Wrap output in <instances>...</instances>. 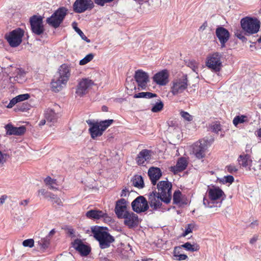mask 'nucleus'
I'll use <instances>...</instances> for the list:
<instances>
[{"instance_id":"nucleus-63","label":"nucleus","mask_w":261,"mask_h":261,"mask_svg":"<svg viewBox=\"0 0 261 261\" xmlns=\"http://www.w3.org/2000/svg\"><path fill=\"white\" fill-rule=\"evenodd\" d=\"M29 202V199H25L20 202L19 204L23 206H26Z\"/></svg>"},{"instance_id":"nucleus-34","label":"nucleus","mask_w":261,"mask_h":261,"mask_svg":"<svg viewBox=\"0 0 261 261\" xmlns=\"http://www.w3.org/2000/svg\"><path fill=\"white\" fill-rule=\"evenodd\" d=\"M250 160V155L248 154L242 155L241 154L238 161L240 165L243 167H246L248 165V162Z\"/></svg>"},{"instance_id":"nucleus-47","label":"nucleus","mask_w":261,"mask_h":261,"mask_svg":"<svg viewBox=\"0 0 261 261\" xmlns=\"http://www.w3.org/2000/svg\"><path fill=\"white\" fill-rule=\"evenodd\" d=\"M193 227H194V224H188L186 227L185 232L183 233V236L185 237L187 235H188L189 233L192 232Z\"/></svg>"},{"instance_id":"nucleus-9","label":"nucleus","mask_w":261,"mask_h":261,"mask_svg":"<svg viewBox=\"0 0 261 261\" xmlns=\"http://www.w3.org/2000/svg\"><path fill=\"white\" fill-rule=\"evenodd\" d=\"M31 30L33 33L40 35L44 31L43 18L41 16L33 15L30 19Z\"/></svg>"},{"instance_id":"nucleus-45","label":"nucleus","mask_w":261,"mask_h":261,"mask_svg":"<svg viewBox=\"0 0 261 261\" xmlns=\"http://www.w3.org/2000/svg\"><path fill=\"white\" fill-rule=\"evenodd\" d=\"M225 168L228 172L232 174L236 173L238 170V168L233 165H227L226 166Z\"/></svg>"},{"instance_id":"nucleus-39","label":"nucleus","mask_w":261,"mask_h":261,"mask_svg":"<svg viewBox=\"0 0 261 261\" xmlns=\"http://www.w3.org/2000/svg\"><path fill=\"white\" fill-rule=\"evenodd\" d=\"M94 58V55L92 53L87 55L83 59L80 60V65H84L91 61Z\"/></svg>"},{"instance_id":"nucleus-17","label":"nucleus","mask_w":261,"mask_h":261,"mask_svg":"<svg viewBox=\"0 0 261 261\" xmlns=\"http://www.w3.org/2000/svg\"><path fill=\"white\" fill-rule=\"evenodd\" d=\"M149 204L153 211H156L161 207L163 198L156 191H152L148 196Z\"/></svg>"},{"instance_id":"nucleus-49","label":"nucleus","mask_w":261,"mask_h":261,"mask_svg":"<svg viewBox=\"0 0 261 261\" xmlns=\"http://www.w3.org/2000/svg\"><path fill=\"white\" fill-rule=\"evenodd\" d=\"M8 154L3 153L0 151V164L3 165L7 160Z\"/></svg>"},{"instance_id":"nucleus-1","label":"nucleus","mask_w":261,"mask_h":261,"mask_svg":"<svg viewBox=\"0 0 261 261\" xmlns=\"http://www.w3.org/2000/svg\"><path fill=\"white\" fill-rule=\"evenodd\" d=\"M240 23L242 30H236L234 35L243 42H246L249 40L248 37L256 34L260 27V22L256 17H245L241 20Z\"/></svg>"},{"instance_id":"nucleus-38","label":"nucleus","mask_w":261,"mask_h":261,"mask_svg":"<svg viewBox=\"0 0 261 261\" xmlns=\"http://www.w3.org/2000/svg\"><path fill=\"white\" fill-rule=\"evenodd\" d=\"M163 107V102L161 100H159L158 102L153 105L151 111L153 113H158L162 111Z\"/></svg>"},{"instance_id":"nucleus-60","label":"nucleus","mask_w":261,"mask_h":261,"mask_svg":"<svg viewBox=\"0 0 261 261\" xmlns=\"http://www.w3.org/2000/svg\"><path fill=\"white\" fill-rule=\"evenodd\" d=\"M258 236L257 235H254L253 237L250 240L249 243L251 244H254L257 241Z\"/></svg>"},{"instance_id":"nucleus-40","label":"nucleus","mask_w":261,"mask_h":261,"mask_svg":"<svg viewBox=\"0 0 261 261\" xmlns=\"http://www.w3.org/2000/svg\"><path fill=\"white\" fill-rule=\"evenodd\" d=\"M222 129L221 125L220 123H215L211 126V129L212 131L215 133H218Z\"/></svg>"},{"instance_id":"nucleus-27","label":"nucleus","mask_w":261,"mask_h":261,"mask_svg":"<svg viewBox=\"0 0 261 261\" xmlns=\"http://www.w3.org/2000/svg\"><path fill=\"white\" fill-rule=\"evenodd\" d=\"M188 163L185 158H180L176 163V166H171L170 171L174 174H177L178 172L184 171L187 167Z\"/></svg>"},{"instance_id":"nucleus-12","label":"nucleus","mask_w":261,"mask_h":261,"mask_svg":"<svg viewBox=\"0 0 261 261\" xmlns=\"http://www.w3.org/2000/svg\"><path fill=\"white\" fill-rule=\"evenodd\" d=\"M207 144V140L205 139L200 140L194 144L193 151L197 158L200 159L204 157Z\"/></svg>"},{"instance_id":"nucleus-25","label":"nucleus","mask_w":261,"mask_h":261,"mask_svg":"<svg viewBox=\"0 0 261 261\" xmlns=\"http://www.w3.org/2000/svg\"><path fill=\"white\" fill-rule=\"evenodd\" d=\"M5 128L7 130V134L9 135L20 136L24 134L26 132V127L24 126L15 127L8 124L6 125Z\"/></svg>"},{"instance_id":"nucleus-53","label":"nucleus","mask_w":261,"mask_h":261,"mask_svg":"<svg viewBox=\"0 0 261 261\" xmlns=\"http://www.w3.org/2000/svg\"><path fill=\"white\" fill-rule=\"evenodd\" d=\"M30 105H29L28 103H24L23 102L22 103V106L20 107V110L21 111H25L30 109Z\"/></svg>"},{"instance_id":"nucleus-62","label":"nucleus","mask_w":261,"mask_h":261,"mask_svg":"<svg viewBox=\"0 0 261 261\" xmlns=\"http://www.w3.org/2000/svg\"><path fill=\"white\" fill-rule=\"evenodd\" d=\"M127 192H129V190H128V189H127V188H125V189H124L122 190L121 193V197H126L127 195V194H126Z\"/></svg>"},{"instance_id":"nucleus-35","label":"nucleus","mask_w":261,"mask_h":261,"mask_svg":"<svg viewBox=\"0 0 261 261\" xmlns=\"http://www.w3.org/2000/svg\"><path fill=\"white\" fill-rule=\"evenodd\" d=\"M114 122L113 119H108L103 121H101L99 122H98V125L99 126V127L102 133L109 127Z\"/></svg>"},{"instance_id":"nucleus-8","label":"nucleus","mask_w":261,"mask_h":261,"mask_svg":"<svg viewBox=\"0 0 261 261\" xmlns=\"http://www.w3.org/2000/svg\"><path fill=\"white\" fill-rule=\"evenodd\" d=\"M157 188L159 190L160 195L163 198L162 201L165 203H169L171 199V189L172 184L168 181H161L158 185Z\"/></svg>"},{"instance_id":"nucleus-32","label":"nucleus","mask_w":261,"mask_h":261,"mask_svg":"<svg viewBox=\"0 0 261 261\" xmlns=\"http://www.w3.org/2000/svg\"><path fill=\"white\" fill-rule=\"evenodd\" d=\"M249 119L246 115H238L236 116L233 119V124L235 126H237L239 124L244 123L245 122H248Z\"/></svg>"},{"instance_id":"nucleus-28","label":"nucleus","mask_w":261,"mask_h":261,"mask_svg":"<svg viewBox=\"0 0 261 261\" xmlns=\"http://www.w3.org/2000/svg\"><path fill=\"white\" fill-rule=\"evenodd\" d=\"M11 75L10 76V79L12 78L18 83H22L24 80L25 72L21 69L14 68H12Z\"/></svg>"},{"instance_id":"nucleus-4","label":"nucleus","mask_w":261,"mask_h":261,"mask_svg":"<svg viewBox=\"0 0 261 261\" xmlns=\"http://www.w3.org/2000/svg\"><path fill=\"white\" fill-rule=\"evenodd\" d=\"M68 10L64 7L58 9L49 17L46 19V22L51 27L56 29L63 22L67 15Z\"/></svg>"},{"instance_id":"nucleus-14","label":"nucleus","mask_w":261,"mask_h":261,"mask_svg":"<svg viewBox=\"0 0 261 261\" xmlns=\"http://www.w3.org/2000/svg\"><path fill=\"white\" fill-rule=\"evenodd\" d=\"M115 212L119 219H123L126 214L129 212L125 199L121 198L116 201Z\"/></svg>"},{"instance_id":"nucleus-23","label":"nucleus","mask_w":261,"mask_h":261,"mask_svg":"<svg viewBox=\"0 0 261 261\" xmlns=\"http://www.w3.org/2000/svg\"><path fill=\"white\" fill-rule=\"evenodd\" d=\"M86 122L90 126L89 131L92 139H95L97 137H100L102 135L103 133L101 132L99 126L98 125V122L89 119L86 121Z\"/></svg>"},{"instance_id":"nucleus-58","label":"nucleus","mask_w":261,"mask_h":261,"mask_svg":"<svg viewBox=\"0 0 261 261\" xmlns=\"http://www.w3.org/2000/svg\"><path fill=\"white\" fill-rule=\"evenodd\" d=\"M188 258V256L186 254H180L176 258H174L175 259L178 260H186Z\"/></svg>"},{"instance_id":"nucleus-46","label":"nucleus","mask_w":261,"mask_h":261,"mask_svg":"<svg viewBox=\"0 0 261 261\" xmlns=\"http://www.w3.org/2000/svg\"><path fill=\"white\" fill-rule=\"evenodd\" d=\"M17 99V100L18 102L22 101L23 100H27L30 98V95L29 94H20L15 97Z\"/></svg>"},{"instance_id":"nucleus-6","label":"nucleus","mask_w":261,"mask_h":261,"mask_svg":"<svg viewBox=\"0 0 261 261\" xmlns=\"http://www.w3.org/2000/svg\"><path fill=\"white\" fill-rule=\"evenodd\" d=\"M24 33V31L21 28H18L6 34L5 38L11 47H16L22 42Z\"/></svg>"},{"instance_id":"nucleus-2","label":"nucleus","mask_w":261,"mask_h":261,"mask_svg":"<svg viewBox=\"0 0 261 261\" xmlns=\"http://www.w3.org/2000/svg\"><path fill=\"white\" fill-rule=\"evenodd\" d=\"M71 66L67 64H62L58 68L54 79L51 83L52 90L58 92L65 87L71 75Z\"/></svg>"},{"instance_id":"nucleus-15","label":"nucleus","mask_w":261,"mask_h":261,"mask_svg":"<svg viewBox=\"0 0 261 261\" xmlns=\"http://www.w3.org/2000/svg\"><path fill=\"white\" fill-rule=\"evenodd\" d=\"M152 151L147 149H142L136 158L137 164L139 166H145L146 163H148L151 159Z\"/></svg>"},{"instance_id":"nucleus-22","label":"nucleus","mask_w":261,"mask_h":261,"mask_svg":"<svg viewBox=\"0 0 261 261\" xmlns=\"http://www.w3.org/2000/svg\"><path fill=\"white\" fill-rule=\"evenodd\" d=\"M72 246L83 256L88 255L91 251L90 247L84 244L80 239H75L72 243Z\"/></svg>"},{"instance_id":"nucleus-50","label":"nucleus","mask_w":261,"mask_h":261,"mask_svg":"<svg viewBox=\"0 0 261 261\" xmlns=\"http://www.w3.org/2000/svg\"><path fill=\"white\" fill-rule=\"evenodd\" d=\"M114 0H94V3L97 5L103 6L105 4L110 3Z\"/></svg>"},{"instance_id":"nucleus-33","label":"nucleus","mask_w":261,"mask_h":261,"mask_svg":"<svg viewBox=\"0 0 261 261\" xmlns=\"http://www.w3.org/2000/svg\"><path fill=\"white\" fill-rule=\"evenodd\" d=\"M181 247L185 248L187 251L191 252L197 251L199 250V246L197 244L192 245L190 242H186L181 246Z\"/></svg>"},{"instance_id":"nucleus-64","label":"nucleus","mask_w":261,"mask_h":261,"mask_svg":"<svg viewBox=\"0 0 261 261\" xmlns=\"http://www.w3.org/2000/svg\"><path fill=\"white\" fill-rule=\"evenodd\" d=\"M258 225V223H257V221H255L253 222H252L250 224V227L251 228H254V227L255 226H257Z\"/></svg>"},{"instance_id":"nucleus-41","label":"nucleus","mask_w":261,"mask_h":261,"mask_svg":"<svg viewBox=\"0 0 261 261\" xmlns=\"http://www.w3.org/2000/svg\"><path fill=\"white\" fill-rule=\"evenodd\" d=\"M234 181V178L232 175H227L225 176L220 179V181L222 182L223 184L225 183H229L231 184Z\"/></svg>"},{"instance_id":"nucleus-21","label":"nucleus","mask_w":261,"mask_h":261,"mask_svg":"<svg viewBox=\"0 0 261 261\" xmlns=\"http://www.w3.org/2000/svg\"><path fill=\"white\" fill-rule=\"evenodd\" d=\"M85 215L88 218L93 220H99L102 218L105 220L109 221L110 219L107 213L96 209L87 211Z\"/></svg>"},{"instance_id":"nucleus-7","label":"nucleus","mask_w":261,"mask_h":261,"mask_svg":"<svg viewBox=\"0 0 261 261\" xmlns=\"http://www.w3.org/2000/svg\"><path fill=\"white\" fill-rule=\"evenodd\" d=\"M187 75L184 74L180 77L175 79L172 82L171 92L173 95L182 93L188 87Z\"/></svg>"},{"instance_id":"nucleus-31","label":"nucleus","mask_w":261,"mask_h":261,"mask_svg":"<svg viewBox=\"0 0 261 261\" xmlns=\"http://www.w3.org/2000/svg\"><path fill=\"white\" fill-rule=\"evenodd\" d=\"M173 203L175 204L180 203L182 204H187L188 203V202L182 201V197H181V193L179 190H176L174 192L173 196Z\"/></svg>"},{"instance_id":"nucleus-61","label":"nucleus","mask_w":261,"mask_h":261,"mask_svg":"<svg viewBox=\"0 0 261 261\" xmlns=\"http://www.w3.org/2000/svg\"><path fill=\"white\" fill-rule=\"evenodd\" d=\"M8 198V196L6 195H2L0 198V205H2L5 203V200Z\"/></svg>"},{"instance_id":"nucleus-54","label":"nucleus","mask_w":261,"mask_h":261,"mask_svg":"<svg viewBox=\"0 0 261 261\" xmlns=\"http://www.w3.org/2000/svg\"><path fill=\"white\" fill-rule=\"evenodd\" d=\"M157 97V94L149 92H145V98H151L153 97Z\"/></svg>"},{"instance_id":"nucleus-30","label":"nucleus","mask_w":261,"mask_h":261,"mask_svg":"<svg viewBox=\"0 0 261 261\" xmlns=\"http://www.w3.org/2000/svg\"><path fill=\"white\" fill-rule=\"evenodd\" d=\"M133 185L138 188L142 189L144 187L143 177L140 175H135L131 180Z\"/></svg>"},{"instance_id":"nucleus-24","label":"nucleus","mask_w":261,"mask_h":261,"mask_svg":"<svg viewBox=\"0 0 261 261\" xmlns=\"http://www.w3.org/2000/svg\"><path fill=\"white\" fill-rule=\"evenodd\" d=\"M148 175L153 185L156 184L157 181L162 175L161 169L158 167H150L148 171Z\"/></svg>"},{"instance_id":"nucleus-56","label":"nucleus","mask_w":261,"mask_h":261,"mask_svg":"<svg viewBox=\"0 0 261 261\" xmlns=\"http://www.w3.org/2000/svg\"><path fill=\"white\" fill-rule=\"evenodd\" d=\"M210 202L208 199H206L205 197L203 198V204L205 207H212L213 205H210Z\"/></svg>"},{"instance_id":"nucleus-11","label":"nucleus","mask_w":261,"mask_h":261,"mask_svg":"<svg viewBox=\"0 0 261 261\" xmlns=\"http://www.w3.org/2000/svg\"><path fill=\"white\" fill-rule=\"evenodd\" d=\"M94 7L92 0H75L73 5V9L75 13H82L87 10H91Z\"/></svg>"},{"instance_id":"nucleus-26","label":"nucleus","mask_w":261,"mask_h":261,"mask_svg":"<svg viewBox=\"0 0 261 261\" xmlns=\"http://www.w3.org/2000/svg\"><path fill=\"white\" fill-rule=\"evenodd\" d=\"M207 193L211 201L220 199L223 195H225L224 192L221 189L215 187L208 189Z\"/></svg>"},{"instance_id":"nucleus-5","label":"nucleus","mask_w":261,"mask_h":261,"mask_svg":"<svg viewBox=\"0 0 261 261\" xmlns=\"http://www.w3.org/2000/svg\"><path fill=\"white\" fill-rule=\"evenodd\" d=\"M222 54L218 52L209 55L206 58V66L214 72H219L222 67Z\"/></svg>"},{"instance_id":"nucleus-20","label":"nucleus","mask_w":261,"mask_h":261,"mask_svg":"<svg viewBox=\"0 0 261 261\" xmlns=\"http://www.w3.org/2000/svg\"><path fill=\"white\" fill-rule=\"evenodd\" d=\"M216 35L221 43V47H224L225 43L230 37V34L228 31L222 27H219L216 29Z\"/></svg>"},{"instance_id":"nucleus-52","label":"nucleus","mask_w":261,"mask_h":261,"mask_svg":"<svg viewBox=\"0 0 261 261\" xmlns=\"http://www.w3.org/2000/svg\"><path fill=\"white\" fill-rule=\"evenodd\" d=\"M17 102L18 101L17 100V99L16 98V97H14L10 100L9 103L7 106V108H12Z\"/></svg>"},{"instance_id":"nucleus-48","label":"nucleus","mask_w":261,"mask_h":261,"mask_svg":"<svg viewBox=\"0 0 261 261\" xmlns=\"http://www.w3.org/2000/svg\"><path fill=\"white\" fill-rule=\"evenodd\" d=\"M56 181L57 180L56 179L51 178L50 176H47L44 180L45 184L47 185H52L56 184Z\"/></svg>"},{"instance_id":"nucleus-43","label":"nucleus","mask_w":261,"mask_h":261,"mask_svg":"<svg viewBox=\"0 0 261 261\" xmlns=\"http://www.w3.org/2000/svg\"><path fill=\"white\" fill-rule=\"evenodd\" d=\"M41 247L43 249H46L49 245V239L47 238L41 239L39 242Z\"/></svg>"},{"instance_id":"nucleus-51","label":"nucleus","mask_w":261,"mask_h":261,"mask_svg":"<svg viewBox=\"0 0 261 261\" xmlns=\"http://www.w3.org/2000/svg\"><path fill=\"white\" fill-rule=\"evenodd\" d=\"M188 66L194 70V69L197 67V64L195 60H191L188 62Z\"/></svg>"},{"instance_id":"nucleus-16","label":"nucleus","mask_w":261,"mask_h":261,"mask_svg":"<svg viewBox=\"0 0 261 261\" xmlns=\"http://www.w3.org/2000/svg\"><path fill=\"white\" fill-rule=\"evenodd\" d=\"M169 73L167 69L162 70L155 73L152 77L153 81L160 86H165L169 82Z\"/></svg>"},{"instance_id":"nucleus-55","label":"nucleus","mask_w":261,"mask_h":261,"mask_svg":"<svg viewBox=\"0 0 261 261\" xmlns=\"http://www.w3.org/2000/svg\"><path fill=\"white\" fill-rule=\"evenodd\" d=\"M74 230L73 228H69L67 229V233L71 238H75L76 236L74 234Z\"/></svg>"},{"instance_id":"nucleus-3","label":"nucleus","mask_w":261,"mask_h":261,"mask_svg":"<svg viewBox=\"0 0 261 261\" xmlns=\"http://www.w3.org/2000/svg\"><path fill=\"white\" fill-rule=\"evenodd\" d=\"M102 227L94 226L91 228V232L95 239L97 240L101 249H106L110 246L115 241L114 238L109 232L102 230Z\"/></svg>"},{"instance_id":"nucleus-13","label":"nucleus","mask_w":261,"mask_h":261,"mask_svg":"<svg viewBox=\"0 0 261 261\" xmlns=\"http://www.w3.org/2000/svg\"><path fill=\"white\" fill-rule=\"evenodd\" d=\"M134 78L139 87L143 90L146 89L147 84L149 82V76L147 72L138 69L135 71Z\"/></svg>"},{"instance_id":"nucleus-59","label":"nucleus","mask_w":261,"mask_h":261,"mask_svg":"<svg viewBox=\"0 0 261 261\" xmlns=\"http://www.w3.org/2000/svg\"><path fill=\"white\" fill-rule=\"evenodd\" d=\"M134 98H145V92H142L134 95Z\"/></svg>"},{"instance_id":"nucleus-10","label":"nucleus","mask_w":261,"mask_h":261,"mask_svg":"<svg viewBox=\"0 0 261 261\" xmlns=\"http://www.w3.org/2000/svg\"><path fill=\"white\" fill-rule=\"evenodd\" d=\"M133 210L137 213L146 212L149 208L148 202L143 196L137 197L131 204Z\"/></svg>"},{"instance_id":"nucleus-37","label":"nucleus","mask_w":261,"mask_h":261,"mask_svg":"<svg viewBox=\"0 0 261 261\" xmlns=\"http://www.w3.org/2000/svg\"><path fill=\"white\" fill-rule=\"evenodd\" d=\"M46 198H49L51 201L54 203H56L58 205H62V202L61 199L56 195L51 193H48L47 194Z\"/></svg>"},{"instance_id":"nucleus-29","label":"nucleus","mask_w":261,"mask_h":261,"mask_svg":"<svg viewBox=\"0 0 261 261\" xmlns=\"http://www.w3.org/2000/svg\"><path fill=\"white\" fill-rule=\"evenodd\" d=\"M44 115L47 122L55 123L57 121L58 118L57 114L53 109H47L45 110Z\"/></svg>"},{"instance_id":"nucleus-36","label":"nucleus","mask_w":261,"mask_h":261,"mask_svg":"<svg viewBox=\"0 0 261 261\" xmlns=\"http://www.w3.org/2000/svg\"><path fill=\"white\" fill-rule=\"evenodd\" d=\"M72 27L75 31L80 36L81 38L86 41L87 43L90 42V40L84 34V33L77 27V24L75 22L72 23Z\"/></svg>"},{"instance_id":"nucleus-42","label":"nucleus","mask_w":261,"mask_h":261,"mask_svg":"<svg viewBox=\"0 0 261 261\" xmlns=\"http://www.w3.org/2000/svg\"><path fill=\"white\" fill-rule=\"evenodd\" d=\"M180 114L185 120L188 121H191L193 120V116L187 112L181 111Z\"/></svg>"},{"instance_id":"nucleus-57","label":"nucleus","mask_w":261,"mask_h":261,"mask_svg":"<svg viewBox=\"0 0 261 261\" xmlns=\"http://www.w3.org/2000/svg\"><path fill=\"white\" fill-rule=\"evenodd\" d=\"M180 249V247H175L174 249V251H173L174 256L176 258L177 257V256L180 254V251H179Z\"/></svg>"},{"instance_id":"nucleus-18","label":"nucleus","mask_w":261,"mask_h":261,"mask_svg":"<svg viewBox=\"0 0 261 261\" xmlns=\"http://www.w3.org/2000/svg\"><path fill=\"white\" fill-rule=\"evenodd\" d=\"M124 224L129 228H133L137 227L139 223L138 216L134 212L129 211L124 217Z\"/></svg>"},{"instance_id":"nucleus-19","label":"nucleus","mask_w":261,"mask_h":261,"mask_svg":"<svg viewBox=\"0 0 261 261\" xmlns=\"http://www.w3.org/2000/svg\"><path fill=\"white\" fill-rule=\"evenodd\" d=\"M93 85L92 80L88 79H84L79 82L77 86L76 94L80 96H82L86 94L88 89Z\"/></svg>"},{"instance_id":"nucleus-44","label":"nucleus","mask_w":261,"mask_h":261,"mask_svg":"<svg viewBox=\"0 0 261 261\" xmlns=\"http://www.w3.org/2000/svg\"><path fill=\"white\" fill-rule=\"evenodd\" d=\"M22 245L24 247H32L34 245V241L32 239L25 240L22 242Z\"/></svg>"}]
</instances>
